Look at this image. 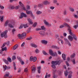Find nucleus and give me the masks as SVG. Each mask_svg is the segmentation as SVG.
<instances>
[{
  "instance_id": "13",
  "label": "nucleus",
  "mask_w": 78,
  "mask_h": 78,
  "mask_svg": "<svg viewBox=\"0 0 78 78\" xmlns=\"http://www.w3.org/2000/svg\"><path fill=\"white\" fill-rule=\"evenodd\" d=\"M69 75L68 76V78H71L72 77V71H70L69 73Z\"/></svg>"
},
{
  "instance_id": "11",
  "label": "nucleus",
  "mask_w": 78,
  "mask_h": 78,
  "mask_svg": "<svg viewBox=\"0 0 78 78\" xmlns=\"http://www.w3.org/2000/svg\"><path fill=\"white\" fill-rule=\"evenodd\" d=\"M68 39L70 41H73V37L70 35H69L68 36Z\"/></svg>"
},
{
  "instance_id": "5",
  "label": "nucleus",
  "mask_w": 78,
  "mask_h": 78,
  "mask_svg": "<svg viewBox=\"0 0 78 78\" xmlns=\"http://www.w3.org/2000/svg\"><path fill=\"white\" fill-rule=\"evenodd\" d=\"M49 53H50V55L52 56H57V54L56 53H54L53 51H52V50L51 49H50L49 50Z\"/></svg>"
},
{
  "instance_id": "60",
  "label": "nucleus",
  "mask_w": 78,
  "mask_h": 78,
  "mask_svg": "<svg viewBox=\"0 0 78 78\" xmlns=\"http://www.w3.org/2000/svg\"><path fill=\"white\" fill-rule=\"evenodd\" d=\"M16 31V29H14L12 30V32L13 33H14V32H15Z\"/></svg>"
},
{
  "instance_id": "64",
  "label": "nucleus",
  "mask_w": 78,
  "mask_h": 78,
  "mask_svg": "<svg viewBox=\"0 0 78 78\" xmlns=\"http://www.w3.org/2000/svg\"><path fill=\"white\" fill-rule=\"evenodd\" d=\"M55 8V7H50V9H53Z\"/></svg>"
},
{
  "instance_id": "7",
  "label": "nucleus",
  "mask_w": 78,
  "mask_h": 78,
  "mask_svg": "<svg viewBox=\"0 0 78 78\" xmlns=\"http://www.w3.org/2000/svg\"><path fill=\"white\" fill-rule=\"evenodd\" d=\"M14 24H15V22L13 21V22L11 23H9L8 24V27L10 28H13V27H14Z\"/></svg>"
},
{
  "instance_id": "63",
  "label": "nucleus",
  "mask_w": 78,
  "mask_h": 78,
  "mask_svg": "<svg viewBox=\"0 0 78 78\" xmlns=\"http://www.w3.org/2000/svg\"><path fill=\"white\" fill-rule=\"evenodd\" d=\"M61 43L62 44H64V41H63L62 40H61Z\"/></svg>"
},
{
  "instance_id": "17",
  "label": "nucleus",
  "mask_w": 78,
  "mask_h": 78,
  "mask_svg": "<svg viewBox=\"0 0 78 78\" xmlns=\"http://www.w3.org/2000/svg\"><path fill=\"white\" fill-rule=\"evenodd\" d=\"M9 73L7 72V73L4 75V76L5 78H6L7 77H8V76H9Z\"/></svg>"
},
{
  "instance_id": "44",
  "label": "nucleus",
  "mask_w": 78,
  "mask_h": 78,
  "mask_svg": "<svg viewBox=\"0 0 78 78\" xmlns=\"http://www.w3.org/2000/svg\"><path fill=\"white\" fill-rule=\"evenodd\" d=\"M14 66H13V69L15 70H16V65H15V64H14Z\"/></svg>"
},
{
  "instance_id": "36",
  "label": "nucleus",
  "mask_w": 78,
  "mask_h": 78,
  "mask_svg": "<svg viewBox=\"0 0 78 78\" xmlns=\"http://www.w3.org/2000/svg\"><path fill=\"white\" fill-rule=\"evenodd\" d=\"M37 23L36 22L33 25V27H36V25H37Z\"/></svg>"
},
{
  "instance_id": "42",
  "label": "nucleus",
  "mask_w": 78,
  "mask_h": 78,
  "mask_svg": "<svg viewBox=\"0 0 78 78\" xmlns=\"http://www.w3.org/2000/svg\"><path fill=\"white\" fill-rule=\"evenodd\" d=\"M48 3V2H47V1H45L44 2V4L45 5H47V4Z\"/></svg>"
},
{
  "instance_id": "46",
  "label": "nucleus",
  "mask_w": 78,
  "mask_h": 78,
  "mask_svg": "<svg viewBox=\"0 0 78 78\" xmlns=\"http://www.w3.org/2000/svg\"><path fill=\"white\" fill-rule=\"evenodd\" d=\"M19 5H18V6H16L15 8L16 9H19Z\"/></svg>"
},
{
  "instance_id": "10",
  "label": "nucleus",
  "mask_w": 78,
  "mask_h": 78,
  "mask_svg": "<svg viewBox=\"0 0 78 78\" xmlns=\"http://www.w3.org/2000/svg\"><path fill=\"white\" fill-rule=\"evenodd\" d=\"M32 68H33L32 69V73H34L35 72V70H36V68L34 67V66H32Z\"/></svg>"
},
{
  "instance_id": "9",
  "label": "nucleus",
  "mask_w": 78,
  "mask_h": 78,
  "mask_svg": "<svg viewBox=\"0 0 78 78\" xmlns=\"http://www.w3.org/2000/svg\"><path fill=\"white\" fill-rule=\"evenodd\" d=\"M26 17L27 16H26V14H24L23 13H22L21 14V15L20 16V19H22V18H23V17Z\"/></svg>"
},
{
  "instance_id": "3",
  "label": "nucleus",
  "mask_w": 78,
  "mask_h": 78,
  "mask_svg": "<svg viewBox=\"0 0 78 78\" xmlns=\"http://www.w3.org/2000/svg\"><path fill=\"white\" fill-rule=\"evenodd\" d=\"M26 36V33L25 32L21 34H19L18 35V37L20 39H22L25 37V36Z\"/></svg>"
},
{
  "instance_id": "58",
  "label": "nucleus",
  "mask_w": 78,
  "mask_h": 78,
  "mask_svg": "<svg viewBox=\"0 0 78 78\" xmlns=\"http://www.w3.org/2000/svg\"><path fill=\"white\" fill-rule=\"evenodd\" d=\"M52 48H56V46H55V45H52Z\"/></svg>"
},
{
  "instance_id": "28",
  "label": "nucleus",
  "mask_w": 78,
  "mask_h": 78,
  "mask_svg": "<svg viewBox=\"0 0 78 78\" xmlns=\"http://www.w3.org/2000/svg\"><path fill=\"white\" fill-rule=\"evenodd\" d=\"M7 59L8 61H9V62H11V61H12V60H11V58H10V57H8L7 58Z\"/></svg>"
},
{
  "instance_id": "29",
  "label": "nucleus",
  "mask_w": 78,
  "mask_h": 78,
  "mask_svg": "<svg viewBox=\"0 0 78 78\" xmlns=\"http://www.w3.org/2000/svg\"><path fill=\"white\" fill-rule=\"evenodd\" d=\"M23 27V24H21V25L20 26L19 28V29H22V28Z\"/></svg>"
},
{
  "instance_id": "25",
  "label": "nucleus",
  "mask_w": 78,
  "mask_h": 78,
  "mask_svg": "<svg viewBox=\"0 0 78 78\" xmlns=\"http://www.w3.org/2000/svg\"><path fill=\"white\" fill-rule=\"evenodd\" d=\"M3 61L6 64H9V62H8V61H7L5 59H4L3 60Z\"/></svg>"
},
{
  "instance_id": "35",
  "label": "nucleus",
  "mask_w": 78,
  "mask_h": 78,
  "mask_svg": "<svg viewBox=\"0 0 78 78\" xmlns=\"http://www.w3.org/2000/svg\"><path fill=\"white\" fill-rule=\"evenodd\" d=\"M35 53H39V50L38 49H36L35 50Z\"/></svg>"
},
{
  "instance_id": "43",
  "label": "nucleus",
  "mask_w": 78,
  "mask_h": 78,
  "mask_svg": "<svg viewBox=\"0 0 78 78\" xmlns=\"http://www.w3.org/2000/svg\"><path fill=\"white\" fill-rule=\"evenodd\" d=\"M33 38L31 37H29L27 38V40H31V39H32Z\"/></svg>"
},
{
  "instance_id": "37",
  "label": "nucleus",
  "mask_w": 78,
  "mask_h": 78,
  "mask_svg": "<svg viewBox=\"0 0 78 78\" xmlns=\"http://www.w3.org/2000/svg\"><path fill=\"white\" fill-rule=\"evenodd\" d=\"M49 77H50V74H48V76L47 75H46L45 76V78H49Z\"/></svg>"
},
{
  "instance_id": "21",
  "label": "nucleus",
  "mask_w": 78,
  "mask_h": 78,
  "mask_svg": "<svg viewBox=\"0 0 78 78\" xmlns=\"http://www.w3.org/2000/svg\"><path fill=\"white\" fill-rule=\"evenodd\" d=\"M18 47V45L17 44H16L14 46L13 48V50H16L17 48Z\"/></svg>"
},
{
  "instance_id": "19",
  "label": "nucleus",
  "mask_w": 78,
  "mask_h": 78,
  "mask_svg": "<svg viewBox=\"0 0 78 78\" xmlns=\"http://www.w3.org/2000/svg\"><path fill=\"white\" fill-rule=\"evenodd\" d=\"M44 24H45V25H49V23H48V22H47L45 20H44Z\"/></svg>"
},
{
  "instance_id": "40",
  "label": "nucleus",
  "mask_w": 78,
  "mask_h": 78,
  "mask_svg": "<svg viewBox=\"0 0 78 78\" xmlns=\"http://www.w3.org/2000/svg\"><path fill=\"white\" fill-rule=\"evenodd\" d=\"M77 27H78V24H77L75 25L74 27V28L75 29H76V28H77Z\"/></svg>"
},
{
  "instance_id": "54",
  "label": "nucleus",
  "mask_w": 78,
  "mask_h": 78,
  "mask_svg": "<svg viewBox=\"0 0 78 78\" xmlns=\"http://www.w3.org/2000/svg\"><path fill=\"white\" fill-rule=\"evenodd\" d=\"M43 53L45 55H46L47 54V53H46V52L45 51H43Z\"/></svg>"
},
{
  "instance_id": "20",
  "label": "nucleus",
  "mask_w": 78,
  "mask_h": 78,
  "mask_svg": "<svg viewBox=\"0 0 78 78\" xmlns=\"http://www.w3.org/2000/svg\"><path fill=\"white\" fill-rule=\"evenodd\" d=\"M64 73H65V76H67L68 75V72H67V71L66 70L65 71Z\"/></svg>"
},
{
  "instance_id": "6",
  "label": "nucleus",
  "mask_w": 78,
  "mask_h": 78,
  "mask_svg": "<svg viewBox=\"0 0 78 78\" xmlns=\"http://www.w3.org/2000/svg\"><path fill=\"white\" fill-rule=\"evenodd\" d=\"M30 61L35 62L37 60V58L35 57L31 56L30 59Z\"/></svg>"
},
{
  "instance_id": "53",
  "label": "nucleus",
  "mask_w": 78,
  "mask_h": 78,
  "mask_svg": "<svg viewBox=\"0 0 78 78\" xmlns=\"http://www.w3.org/2000/svg\"><path fill=\"white\" fill-rule=\"evenodd\" d=\"M20 72H21V68H20L18 70V72L19 73Z\"/></svg>"
},
{
  "instance_id": "2",
  "label": "nucleus",
  "mask_w": 78,
  "mask_h": 78,
  "mask_svg": "<svg viewBox=\"0 0 78 78\" xmlns=\"http://www.w3.org/2000/svg\"><path fill=\"white\" fill-rule=\"evenodd\" d=\"M51 67L53 69L56 68V65H59L61 62L59 61H52Z\"/></svg>"
},
{
  "instance_id": "26",
  "label": "nucleus",
  "mask_w": 78,
  "mask_h": 78,
  "mask_svg": "<svg viewBox=\"0 0 78 78\" xmlns=\"http://www.w3.org/2000/svg\"><path fill=\"white\" fill-rule=\"evenodd\" d=\"M28 21L30 23V24H32L33 23V22H32V21H31V20L30 19H28Z\"/></svg>"
},
{
  "instance_id": "38",
  "label": "nucleus",
  "mask_w": 78,
  "mask_h": 78,
  "mask_svg": "<svg viewBox=\"0 0 78 78\" xmlns=\"http://www.w3.org/2000/svg\"><path fill=\"white\" fill-rule=\"evenodd\" d=\"M6 43H4L2 46L1 47V48H3V47H4V46H5L6 45Z\"/></svg>"
},
{
  "instance_id": "39",
  "label": "nucleus",
  "mask_w": 78,
  "mask_h": 78,
  "mask_svg": "<svg viewBox=\"0 0 78 78\" xmlns=\"http://www.w3.org/2000/svg\"><path fill=\"white\" fill-rule=\"evenodd\" d=\"M26 8L27 9H28V10H29L30 9V6L29 5H27L26 6Z\"/></svg>"
},
{
  "instance_id": "14",
  "label": "nucleus",
  "mask_w": 78,
  "mask_h": 78,
  "mask_svg": "<svg viewBox=\"0 0 78 78\" xmlns=\"http://www.w3.org/2000/svg\"><path fill=\"white\" fill-rule=\"evenodd\" d=\"M30 45L31 46V47H34V48H36V47H37V45L33 43H31L30 44Z\"/></svg>"
},
{
  "instance_id": "52",
  "label": "nucleus",
  "mask_w": 78,
  "mask_h": 78,
  "mask_svg": "<svg viewBox=\"0 0 78 78\" xmlns=\"http://www.w3.org/2000/svg\"><path fill=\"white\" fill-rule=\"evenodd\" d=\"M0 20L1 22H3V17H1V19H0Z\"/></svg>"
},
{
  "instance_id": "27",
  "label": "nucleus",
  "mask_w": 78,
  "mask_h": 78,
  "mask_svg": "<svg viewBox=\"0 0 78 78\" xmlns=\"http://www.w3.org/2000/svg\"><path fill=\"white\" fill-rule=\"evenodd\" d=\"M42 43H43V44H47V41L45 40H42Z\"/></svg>"
},
{
  "instance_id": "22",
  "label": "nucleus",
  "mask_w": 78,
  "mask_h": 78,
  "mask_svg": "<svg viewBox=\"0 0 78 78\" xmlns=\"http://www.w3.org/2000/svg\"><path fill=\"white\" fill-rule=\"evenodd\" d=\"M8 23H9V21H6L5 23V26L7 27V26H8Z\"/></svg>"
},
{
  "instance_id": "34",
  "label": "nucleus",
  "mask_w": 78,
  "mask_h": 78,
  "mask_svg": "<svg viewBox=\"0 0 78 78\" xmlns=\"http://www.w3.org/2000/svg\"><path fill=\"white\" fill-rule=\"evenodd\" d=\"M7 49V48H6V47H5L2 49V50L3 51H5Z\"/></svg>"
},
{
  "instance_id": "23",
  "label": "nucleus",
  "mask_w": 78,
  "mask_h": 78,
  "mask_svg": "<svg viewBox=\"0 0 78 78\" xmlns=\"http://www.w3.org/2000/svg\"><path fill=\"white\" fill-rule=\"evenodd\" d=\"M43 6V5L42 4H38V7H39V8H42V7Z\"/></svg>"
},
{
  "instance_id": "48",
  "label": "nucleus",
  "mask_w": 78,
  "mask_h": 78,
  "mask_svg": "<svg viewBox=\"0 0 78 78\" xmlns=\"http://www.w3.org/2000/svg\"><path fill=\"white\" fill-rule=\"evenodd\" d=\"M53 78H57V75L55 74L53 76Z\"/></svg>"
},
{
  "instance_id": "61",
  "label": "nucleus",
  "mask_w": 78,
  "mask_h": 78,
  "mask_svg": "<svg viewBox=\"0 0 78 78\" xmlns=\"http://www.w3.org/2000/svg\"><path fill=\"white\" fill-rule=\"evenodd\" d=\"M69 60H70V58L68 57L67 59V61H69Z\"/></svg>"
},
{
  "instance_id": "55",
  "label": "nucleus",
  "mask_w": 78,
  "mask_h": 78,
  "mask_svg": "<svg viewBox=\"0 0 78 78\" xmlns=\"http://www.w3.org/2000/svg\"><path fill=\"white\" fill-rule=\"evenodd\" d=\"M66 62V64L67 66H69V64L68 63V62Z\"/></svg>"
},
{
  "instance_id": "45",
  "label": "nucleus",
  "mask_w": 78,
  "mask_h": 78,
  "mask_svg": "<svg viewBox=\"0 0 78 78\" xmlns=\"http://www.w3.org/2000/svg\"><path fill=\"white\" fill-rule=\"evenodd\" d=\"M41 28L42 30H45V27H44V26L41 27Z\"/></svg>"
},
{
  "instance_id": "4",
  "label": "nucleus",
  "mask_w": 78,
  "mask_h": 78,
  "mask_svg": "<svg viewBox=\"0 0 78 78\" xmlns=\"http://www.w3.org/2000/svg\"><path fill=\"white\" fill-rule=\"evenodd\" d=\"M7 32H8V31L7 30H5L2 33L1 35V37H4L5 38H7Z\"/></svg>"
},
{
  "instance_id": "1",
  "label": "nucleus",
  "mask_w": 78,
  "mask_h": 78,
  "mask_svg": "<svg viewBox=\"0 0 78 78\" xmlns=\"http://www.w3.org/2000/svg\"><path fill=\"white\" fill-rule=\"evenodd\" d=\"M64 25H66V26H67L68 28V31H69V34H70L72 35V36H73V37L75 41H76V40H77V37L75 35L73 34V33L72 32V30H71V29H70V27L68 25L67 23H65Z\"/></svg>"
},
{
  "instance_id": "56",
  "label": "nucleus",
  "mask_w": 78,
  "mask_h": 78,
  "mask_svg": "<svg viewBox=\"0 0 78 78\" xmlns=\"http://www.w3.org/2000/svg\"><path fill=\"white\" fill-rule=\"evenodd\" d=\"M73 64H75V59H73Z\"/></svg>"
},
{
  "instance_id": "18",
  "label": "nucleus",
  "mask_w": 78,
  "mask_h": 78,
  "mask_svg": "<svg viewBox=\"0 0 78 78\" xmlns=\"http://www.w3.org/2000/svg\"><path fill=\"white\" fill-rule=\"evenodd\" d=\"M37 70H38V73H41V67H38L37 68Z\"/></svg>"
},
{
  "instance_id": "47",
  "label": "nucleus",
  "mask_w": 78,
  "mask_h": 78,
  "mask_svg": "<svg viewBox=\"0 0 78 78\" xmlns=\"http://www.w3.org/2000/svg\"><path fill=\"white\" fill-rule=\"evenodd\" d=\"M64 25H62L59 27L60 28H64Z\"/></svg>"
},
{
  "instance_id": "30",
  "label": "nucleus",
  "mask_w": 78,
  "mask_h": 78,
  "mask_svg": "<svg viewBox=\"0 0 78 78\" xmlns=\"http://www.w3.org/2000/svg\"><path fill=\"white\" fill-rule=\"evenodd\" d=\"M75 54H73L71 55L70 58H73V57H75Z\"/></svg>"
},
{
  "instance_id": "51",
  "label": "nucleus",
  "mask_w": 78,
  "mask_h": 78,
  "mask_svg": "<svg viewBox=\"0 0 78 78\" xmlns=\"http://www.w3.org/2000/svg\"><path fill=\"white\" fill-rule=\"evenodd\" d=\"M0 8H1V9H4V7H3V6H0Z\"/></svg>"
},
{
  "instance_id": "50",
  "label": "nucleus",
  "mask_w": 78,
  "mask_h": 78,
  "mask_svg": "<svg viewBox=\"0 0 78 78\" xmlns=\"http://www.w3.org/2000/svg\"><path fill=\"white\" fill-rule=\"evenodd\" d=\"M73 16L75 18H76V19H77L78 18V16L76 15H74Z\"/></svg>"
},
{
  "instance_id": "31",
  "label": "nucleus",
  "mask_w": 78,
  "mask_h": 78,
  "mask_svg": "<svg viewBox=\"0 0 78 78\" xmlns=\"http://www.w3.org/2000/svg\"><path fill=\"white\" fill-rule=\"evenodd\" d=\"M42 13V12H41L40 11H37V14H41Z\"/></svg>"
},
{
  "instance_id": "12",
  "label": "nucleus",
  "mask_w": 78,
  "mask_h": 78,
  "mask_svg": "<svg viewBox=\"0 0 78 78\" xmlns=\"http://www.w3.org/2000/svg\"><path fill=\"white\" fill-rule=\"evenodd\" d=\"M62 59L64 61H65L66 60V55L64 54H62Z\"/></svg>"
},
{
  "instance_id": "32",
  "label": "nucleus",
  "mask_w": 78,
  "mask_h": 78,
  "mask_svg": "<svg viewBox=\"0 0 78 78\" xmlns=\"http://www.w3.org/2000/svg\"><path fill=\"white\" fill-rule=\"evenodd\" d=\"M3 67L4 68V71H5V70H6V68H7L6 66H3Z\"/></svg>"
},
{
  "instance_id": "41",
  "label": "nucleus",
  "mask_w": 78,
  "mask_h": 78,
  "mask_svg": "<svg viewBox=\"0 0 78 78\" xmlns=\"http://www.w3.org/2000/svg\"><path fill=\"white\" fill-rule=\"evenodd\" d=\"M16 59V56H13L12 57V60H14V59Z\"/></svg>"
},
{
  "instance_id": "62",
  "label": "nucleus",
  "mask_w": 78,
  "mask_h": 78,
  "mask_svg": "<svg viewBox=\"0 0 78 78\" xmlns=\"http://www.w3.org/2000/svg\"><path fill=\"white\" fill-rule=\"evenodd\" d=\"M25 45V43L23 42V43L21 44V47H23V46H24Z\"/></svg>"
},
{
  "instance_id": "8",
  "label": "nucleus",
  "mask_w": 78,
  "mask_h": 78,
  "mask_svg": "<svg viewBox=\"0 0 78 78\" xmlns=\"http://www.w3.org/2000/svg\"><path fill=\"white\" fill-rule=\"evenodd\" d=\"M19 4L21 6H22V9H23V10H24V11L26 10V9H25V7H24V5L22 3V2H19Z\"/></svg>"
},
{
  "instance_id": "15",
  "label": "nucleus",
  "mask_w": 78,
  "mask_h": 78,
  "mask_svg": "<svg viewBox=\"0 0 78 78\" xmlns=\"http://www.w3.org/2000/svg\"><path fill=\"white\" fill-rule=\"evenodd\" d=\"M40 34L42 36H44L45 34V32L43 31H41L40 32Z\"/></svg>"
},
{
  "instance_id": "59",
  "label": "nucleus",
  "mask_w": 78,
  "mask_h": 78,
  "mask_svg": "<svg viewBox=\"0 0 78 78\" xmlns=\"http://www.w3.org/2000/svg\"><path fill=\"white\" fill-rule=\"evenodd\" d=\"M27 71H28V69H27V68L25 69L24 70V72H27Z\"/></svg>"
},
{
  "instance_id": "33",
  "label": "nucleus",
  "mask_w": 78,
  "mask_h": 78,
  "mask_svg": "<svg viewBox=\"0 0 78 78\" xmlns=\"http://www.w3.org/2000/svg\"><path fill=\"white\" fill-rule=\"evenodd\" d=\"M23 27H24V28H26L27 27H28V24H23Z\"/></svg>"
},
{
  "instance_id": "57",
  "label": "nucleus",
  "mask_w": 78,
  "mask_h": 78,
  "mask_svg": "<svg viewBox=\"0 0 78 78\" xmlns=\"http://www.w3.org/2000/svg\"><path fill=\"white\" fill-rule=\"evenodd\" d=\"M54 3L56 4L57 3V1L56 0H54Z\"/></svg>"
},
{
  "instance_id": "16",
  "label": "nucleus",
  "mask_w": 78,
  "mask_h": 78,
  "mask_svg": "<svg viewBox=\"0 0 78 78\" xmlns=\"http://www.w3.org/2000/svg\"><path fill=\"white\" fill-rule=\"evenodd\" d=\"M26 13L27 14H32V12L31 11H28L27 10Z\"/></svg>"
},
{
  "instance_id": "49",
  "label": "nucleus",
  "mask_w": 78,
  "mask_h": 78,
  "mask_svg": "<svg viewBox=\"0 0 78 78\" xmlns=\"http://www.w3.org/2000/svg\"><path fill=\"white\" fill-rule=\"evenodd\" d=\"M70 11H72V12H73L74 11V10L72 8H70Z\"/></svg>"
},
{
  "instance_id": "24",
  "label": "nucleus",
  "mask_w": 78,
  "mask_h": 78,
  "mask_svg": "<svg viewBox=\"0 0 78 78\" xmlns=\"http://www.w3.org/2000/svg\"><path fill=\"white\" fill-rule=\"evenodd\" d=\"M64 40H65V42H66V44H67L69 43V40H67V39H66V38H64Z\"/></svg>"
}]
</instances>
